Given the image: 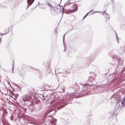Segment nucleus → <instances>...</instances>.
Segmentation results:
<instances>
[{
    "instance_id": "f257e3e1",
    "label": "nucleus",
    "mask_w": 125,
    "mask_h": 125,
    "mask_svg": "<svg viewBox=\"0 0 125 125\" xmlns=\"http://www.w3.org/2000/svg\"><path fill=\"white\" fill-rule=\"evenodd\" d=\"M73 9L67 11L68 13H72L77 11L78 9V6L76 4H73L72 6Z\"/></svg>"
},
{
    "instance_id": "f03ea898",
    "label": "nucleus",
    "mask_w": 125,
    "mask_h": 125,
    "mask_svg": "<svg viewBox=\"0 0 125 125\" xmlns=\"http://www.w3.org/2000/svg\"><path fill=\"white\" fill-rule=\"evenodd\" d=\"M24 101H31L32 100L31 96L28 95L24 96L23 98Z\"/></svg>"
},
{
    "instance_id": "7ed1b4c3",
    "label": "nucleus",
    "mask_w": 125,
    "mask_h": 125,
    "mask_svg": "<svg viewBox=\"0 0 125 125\" xmlns=\"http://www.w3.org/2000/svg\"><path fill=\"white\" fill-rule=\"evenodd\" d=\"M3 114H2V121H3V120L4 119H5L4 116H6L8 114V112H7L6 109H4L3 110Z\"/></svg>"
},
{
    "instance_id": "20e7f679",
    "label": "nucleus",
    "mask_w": 125,
    "mask_h": 125,
    "mask_svg": "<svg viewBox=\"0 0 125 125\" xmlns=\"http://www.w3.org/2000/svg\"><path fill=\"white\" fill-rule=\"evenodd\" d=\"M104 16L105 18V21H106L110 19L109 16V15L105 13L104 14Z\"/></svg>"
},
{
    "instance_id": "39448f33",
    "label": "nucleus",
    "mask_w": 125,
    "mask_h": 125,
    "mask_svg": "<svg viewBox=\"0 0 125 125\" xmlns=\"http://www.w3.org/2000/svg\"><path fill=\"white\" fill-rule=\"evenodd\" d=\"M125 104V98H124L123 99V100L122 102V105H124Z\"/></svg>"
},
{
    "instance_id": "423d86ee",
    "label": "nucleus",
    "mask_w": 125,
    "mask_h": 125,
    "mask_svg": "<svg viewBox=\"0 0 125 125\" xmlns=\"http://www.w3.org/2000/svg\"><path fill=\"white\" fill-rule=\"evenodd\" d=\"M10 118L11 120H12L13 119V115H11L10 117Z\"/></svg>"
},
{
    "instance_id": "0eeeda50",
    "label": "nucleus",
    "mask_w": 125,
    "mask_h": 125,
    "mask_svg": "<svg viewBox=\"0 0 125 125\" xmlns=\"http://www.w3.org/2000/svg\"><path fill=\"white\" fill-rule=\"evenodd\" d=\"M52 111V110H50L48 111L46 113L48 114L50 112H51Z\"/></svg>"
},
{
    "instance_id": "6e6552de",
    "label": "nucleus",
    "mask_w": 125,
    "mask_h": 125,
    "mask_svg": "<svg viewBox=\"0 0 125 125\" xmlns=\"http://www.w3.org/2000/svg\"><path fill=\"white\" fill-rule=\"evenodd\" d=\"M48 4L49 5V6H50V7H51V8H52V7H53L52 6V5H51L50 4Z\"/></svg>"
},
{
    "instance_id": "1a4fd4ad",
    "label": "nucleus",
    "mask_w": 125,
    "mask_h": 125,
    "mask_svg": "<svg viewBox=\"0 0 125 125\" xmlns=\"http://www.w3.org/2000/svg\"><path fill=\"white\" fill-rule=\"evenodd\" d=\"M88 13H87L86 14L85 16L84 17L83 19H84V18H85L87 16V15H88Z\"/></svg>"
},
{
    "instance_id": "9d476101",
    "label": "nucleus",
    "mask_w": 125,
    "mask_h": 125,
    "mask_svg": "<svg viewBox=\"0 0 125 125\" xmlns=\"http://www.w3.org/2000/svg\"><path fill=\"white\" fill-rule=\"evenodd\" d=\"M22 74V73L21 72H20L19 73V74L20 75H21Z\"/></svg>"
},
{
    "instance_id": "9b49d317",
    "label": "nucleus",
    "mask_w": 125,
    "mask_h": 125,
    "mask_svg": "<svg viewBox=\"0 0 125 125\" xmlns=\"http://www.w3.org/2000/svg\"><path fill=\"white\" fill-rule=\"evenodd\" d=\"M34 0H33L32 1H31V4L33 3V2L34 1Z\"/></svg>"
},
{
    "instance_id": "f8f14e48",
    "label": "nucleus",
    "mask_w": 125,
    "mask_h": 125,
    "mask_svg": "<svg viewBox=\"0 0 125 125\" xmlns=\"http://www.w3.org/2000/svg\"><path fill=\"white\" fill-rule=\"evenodd\" d=\"M30 0H27V1L28 3L30 1Z\"/></svg>"
},
{
    "instance_id": "ddd939ff",
    "label": "nucleus",
    "mask_w": 125,
    "mask_h": 125,
    "mask_svg": "<svg viewBox=\"0 0 125 125\" xmlns=\"http://www.w3.org/2000/svg\"><path fill=\"white\" fill-rule=\"evenodd\" d=\"M8 29H6L5 30V31H8Z\"/></svg>"
},
{
    "instance_id": "4468645a",
    "label": "nucleus",
    "mask_w": 125,
    "mask_h": 125,
    "mask_svg": "<svg viewBox=\"0 0 125 125\" xmlns=\"http://www.w3.org/2000/svg\"><path fill=\"white\" fill-rule=\"evenodd\" d=\"M1 41V39H0V42Z\"/></svg>"
}]
</instances>
